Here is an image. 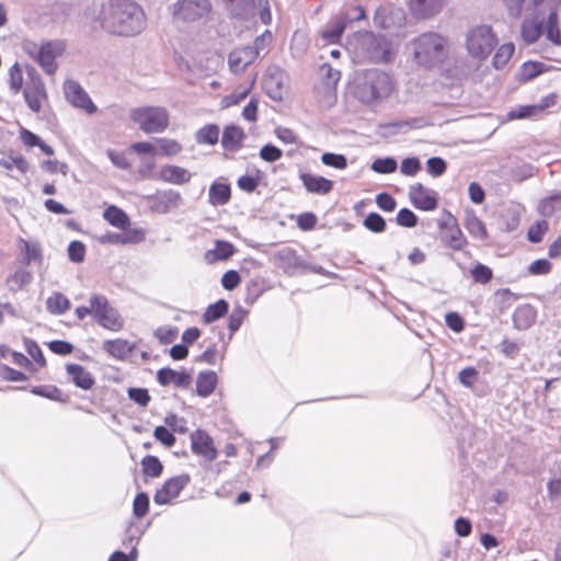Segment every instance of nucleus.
<instances>
[{"mask_svg":"<svg viewBox=\"0 0 561 561\" xmlns=\"http://www.w3.org/2000/svg\"><path fill=\"white\" fill-rule=\"evenodd\" d=\"M100 24L112 35L135 36L146 28L147 19L135 1L110 0L101 8Z\"/></svg>","mask_w":561,"mask_h":561,"instance_id":"nucleus-1","label":"nucleus"},{"mask_svg":"<svg viewBox=\"0 0 561 561\" xmlns=\"http://www.w3.org/2000/svg\"><path fill=\"white\" fill-rule=\"evenodd\" d=\"M414 57L425 67L442 62L448 54L447 39L438 33L427 32L413 41Z\"/></svg>","mask_w":561,"mask_h":561,"instance_id":"nucleus-2","label":"nucleus"},{"mask_svg":"<svg viewBox=\"0 0 561 561\" xmlns=\"http://www.w3.org/2000/svg\"><path fill=\"white\" fill-rule=\"evenodd\" d=\"M23 51L36 61L43 71L48 76H54L58 69L56 59L66 50V43L60 39L46 41L39 46L33 41L22 43Z\"/></svg>","mask_w":561,"mask_h":561,"instance_id":"nucleus-3","label":"nucleus"},{"mask_svg":"<svg viewBox=\"0 0 561 561\" xmlns=\"http://www.w3.org/2000/svg\"><path fill=\"white\" fill-rule=\"evenodd\" d=\"M394 90L391 77L380 70H367L364 81L356 88L357 98L364 103H373L389 98Z\"/></svg>","mask_w":561,"mask_h":561,"instance_id":"nucleus-4","label":"nucleus"},{"mask_svg":"<svg viewBox=\"0 0 561 561\" xmlns=\"http://www.w3.org/2000/svg\"><path fill=\"white\" fill-rule=\"evenodd\" d=\"M129 117L146 134H160L169 128L170 114L163 106H139L133 108Z\"/></svg>","mask_w":561,"mask_h":561,"instance_id":"nucleus-5","label":"nucleus"},{"mask_svg":"<svg viewBox=\"0 0 561 561\" xmlns=\"http://www.w3.org/2000/svg\"><path fill=\"white\" fill-rule=\"evenodd\" d=\"M26 84L22 91L24 101L32 112L39 113L48 102L45 83L33 66L26 67Z\"/></svg>","mask_w":561,"mask_h":561,"instance_id":"nucleus-6","label":"nucleus"},{"mask_svg":"<svg viewBox=\"0 0 561 561\" xmlns=\"http://www.w3.org/2000/svg\"><path fill=\"white\" fill-rule=\"evenodd\" d=\"M497 44L495 34L488 25L473 27L467 37V48L469 54L478 59H485Z\"/></svg>","mask_w":561,"mask_h":561,"instance_id":"nucleus-7","label":"nucleus"},{"mask_svg":"<svg viewBox=\"0 0 561 561\" xmlns=\"http://www.w3.org/2000/svg\"><path fill=\"white\" fill-rule=\"evenodd\" d=\"M439 239L442 244L453 251L465 250L469 242L463 234L457 218L451 214L438 222Z\"/></svg>","mask_w":561,"mask_h":561,"instance_id":"nucleus-8","label":"nucleus"},{"mask_svg":"<svg viewBox=\"0 0 561 561\" xmlns=\"http://www.w3.org/2000/svg\"><path fill=\"white\" fill-rule=\"evenodd\" d=\"M209 0H179L173 7V15L185 22H194L211 12Z\"/></svg>","mask_w":561,"mask_h":561,"instance_id":"nucleus-9","label":"nucleus"},{"mask_svg":"<svg viewBox=\"0 0 561 561\" xmlns=\"http://www.w3.org/2000/svg\"><path fill=\"white\" fill-rule=\"evenodd\" d=\"M190 483L191 476L188 473H182L168 479L163 485L156 491L153 502L158 505L170 504Z\"/></svg>","mask_w":561,"mask_h":561,"instance_id":"nucleus-10","label":"nucleus"},{"mask_svg":"<svg viewBox=\"0 0 561 561\" xmlns=\"http://www.w3.org/2000/svg\"><path fill=\"white\" fill-rule=\"evenodd\" d=\"M147 202L151 211L157 214H167L178 208L182 202V195L173 190L157 191L147 196Z\"/></svg>","mask_w":561,"mask_h":561,"instance_id":"nucleus-11","label":"nucleus"},{"mask_svg":"<svg viewBox=\"0 0 561 561\" xmlns=\"http://www.w3.org/2000/svg\"><path fill=\"white\" fill-rule=\"evenodd\" d=\"M191 450L194 455L204 458L210 462L218 456V450L215 447L213 437L204 430H196L191 433Z\"/></svg>","mask_w":561,"mask_h":561,"instance_id":"nucleus-12","label":"nucleus"},{"mask_svg":"<svg viewBox=\"0 0 561 561\" xmlns=\"http://www.w3.org/2000/svg\"><path fill=\"white\" fill-rule=\"evenodd\" d=\"M64 92L67 101L73 106L79 107L89 114L96 112V106L78 82L67 80L64 83Z\"/></svg>","mask_w":561,"mask_h":561,"instance_id":"nucleus-13","label":"nucleus"},{"mask_svg":"<svg viewBox=\"0 0 561 561\" xmlns=\"http://www.w3.org/2000/svg\"><path fill=\"white\" fill-rule=\"evenodd\" d=\"M411 204L420 210L432 211L437 208L438 201L436 193L421 183H415L409 188Z\"/></svg>","mask_w":561,"mask_h":561,"instance_id":"nucleus-14","label":"nucleus"},{"mask_svg":"<svg viewBox=\"0 0 561 561\" xmlns=\"http://www.w3.org/2000/svg\"><path fill=\"white\" fill-rule=\"evenodd\" d=\"M259 57V50L253 46H244L233 49L228 56V67L234 75L242 73L248 66Z\"/></svg>","mask_w":561,"mask_h":561,"instance_id":"nucleus-15","label":"nucleus"},{"mask_svg":"<svg viewBox=\"0 0 561 561\" xmlns=\"http://www.w3.org/2000/svg\"><path fill=\"white\" fill-rule=\"evenodd\" d=\"M156 179L165 183L183 185L191 181L192 173L176 164H164L160 168Z\"/></svg>","mask_w":561,"mask_h":561,"instance_id":"nucleus-16","label":"nucleus"},{"mask_svg":"<svg viewBox=\"0 0 561 561\" xmlns=\"http://www.w3.org/2000/svg\"><path fill=\"white\" fill-rule=\"evenodd\" d=\"M101 244H136L145 240L140 229H128L124 233L107 232L98 238Z\"/></svg>","mask_w":561,"mask_h":561,"instance_id":"nucleus-17","label":"nucleus"},{"mask_svg":"<svg viewBox=\"0 0 561 561\" xmlns=\"http://www.w3.org/2000/svg\"><path fill=\"white\" fill-rule=\"evenodd\" d=\"M157 380L161 386L173 383L178 388H188L192 382V377L186 371H175L172 368L163 367L157 373Z\"/></svg>","mask_w":561,"mask_h":561,"instance_id":"nucleus-18","label":"nucleus"},{"mask_svg":"<svg viewBox=\"0 0 561 561\" xmlns=\"http://www.w3.org/2000/svg\"><path fill=\"white\" fill-rule=\"evenodd\" d=\"M299 178L308 193L325 195L329 194L334 186L333 181L324 176L301 173Z\"/></svg>","mask_w":561,"mask_h":561,"instance_id":"nucleus-19","label":"nucleus"},{"mask_svg":"<svg viewBox=\"0 0 561 561\" xmlns=\"http://www.w3.org/2000/svg\"><path fill=\"white\" fill-rule=\"evenodd\" d=\"M445 0H409L410 11L417 18H431L442 11Z\"/></svg>","mask_w":561,"mask_h":561,"instance_id":"nucleus-20","label":"nucleus"},{"mask_svg":"<svg viewBox=\"0 0 561 561\" xmlns=\"http://www.w3.org/2000/svg\"><path fill=\"white\" fill-rule=\"evenodd\" d=\"M66 371L76 387L80 389L90 390L95 383L92 374L79 364H67Z\"/></svg>","mask_w":561,"mask_h":561,"instance_id":"nucleus-21","label":"nucleus"},{"mask_svg":"<svg viewBox=\"0 0 561 561\" xmlns=\"http://www.w3.org/2000/svg\"><path fill=\"white\" fill-rule=\"evenodd\" d=\"M135 347V343H130L123 339L106 340L103 342V350L110 356L121 360L127 358L133 353Z\"/></svg>","mask_w":561,"mask_h":561,"instance_id":"nucleus-22","label":"nucleus"},{"mask_svg":"<svg viewBox=\"0 0 561 561\" xmlns=\"http://www.w3.org/2000/svg\"><path fill=\"white\" fill-rule=\"evenodd\" d=\"M236 252L234 245L229 241L217 240L215 249L208 250L204 254V259L208 264H214L218 261H226L231 257Z\"/></svg>","mask_w":561,"mask_h":561,"instance_id":"nucleus-23","label":"nucleus"},{"mask_svg":"<svg viewBox=\"0 0 561 561\" xmlns=\"http://www.w3.org/2000/svg\"><path fill=\"white\" fill-rule=\"evenodd\" d=\"M245 138V134L240 126L227 125L221 137V145L227 150H238Z\"/></svg>","mask_w":561,"mask_h":561,"instance_id":"nucleus-24","label":"nucleus"},{"mask_svg":"<svg viewBox=\"0 0 561 561\" xmlns=\"http://www.w3.org/2000/svg\"><path fill=\"white\" fill-rule=\"evenodd\" d=\"M347 26V16L340 15L337 16L332 26L320 32V36L324 42V45L330 44H339L341 42V37Z\"/></svg>","mask_w":561,"mask_h":561,"instance_id":"nucleus-25","label":"nucleus"},{"mask_svg":"<svg viewBox=\"0 0 561 561\" xmlns=\"http://www.w3.org/2000/svg\"><path fill=\"white\" fill-rule=\"evenodd\" d=\"M328 76L332 80V84L327 83L318 90L319 96H321V102L331 106L336 102V84L340 80V72L333 71L330 66H328Z\"/></svg>","mask_w":561,"mask_h":561,"instance_id":"nucleus-26","label":"nucleus"},{"mask_svg":"<svg viewBox=\"0 0 561 561\" xmlns=\"http://www.w3.org/2000/svg\"><path fill=\"white\" fill-rule=\"evenodd\" d=\"M103 218L113 227L126 230L130 225L128 215L119 207L111 205L103 211Z\"/></svg>","mask_w":561,"mask_h":561,"instance_id":"nucleus-27","label":"nucleus"},{"mask_svg":"<svg viewBox=\"0 0 561 561\" xmlns=\"http://www.w3.org/2000/svg\"><path fill=\"white\" fill-rule=\"evenodd\" d=\"M543 33V25L536 18L525 19L522 23L520 35L526 44H534Z\"/></svg>","mask_w":561,"mask_h":561,"instance_id":"nucleus-28","label":"nucleus"},{"mask_svg":"<svg viewBox=\"0 0 561 561\" xmlns=\"http://www.w3.org/2000/svg\"><path fill=\"white\" fill-rule=\"evenodd\" d=\"M231 198V188L227 183L214 182L208 191V201L213 206L226 205Z\"/></svg>","mask_w":561,"mask_h":561,"instance_id":"nucleus-29","label":"nucleus"},{"mask_svg":"<svg viewBox=\"0 0 561 561\" xmlns=\"http://www.w3.org/2000/svg\"><path fill=\"white\" fill-rule=\"evenodd\" d=\"M217 385V375L213 370L201 371L196 380V392L198 396L206 398L210 396Z\"/></svg>","mask_w":561,"mask_h":561,"instance_id":"nucleus-30","label":"nucleus"},{"mask_svg":"<svg viewBox=\"0 0 561 561\" xmlns=\"http://www.w3.org/2000/svg\"><path fill=\"white\" fill-rule=\"evenodd\" d=\"M369 51L370 58L376 62H387L390 60V44L385 38L373 37Z\"/></svg>","mask_w":561,"mask_h":561,"instance_id":"nucleus-31","label":"nucleus"},{"mask_svg":"<svg viewBox=\"0 0 561 561\" xmlns=\"http://www.w3.org/2000/svg\"><path fill=\"white\" fill-rule=\"evenodd\" d=\"M465 228L473 238L485 240L489 237L485 224L474 214L466 217Z\"/></svg>","mask_w":561,"mask_h":561,"instance_id":"nucleus-32","label":"nucleus"},{"mask_svg":"<svg viewBox=\"0 0 561 561\" xmlns=\"http://www.w3.org/2000/svg\"><path fill=\"white\" fill-rule=\"evenodd\" d=\"M545 34L548 41L553 45H561V33L559 28V18L556 10H552L545 24Z\"/></svg>","mask_w":561,"mask_h":561,"instance_id":"nucleus-33","label":"nucleus"},{"mask_svg":"<svg viewBox=\"0 0 561 561\" xmlns=\"http://www.w3.org/2000/svg\"><path fill=\"white\" fill-rule=\"evenodd\" d=\"M8 82L13 94H18L24 90L26 80L24 78L23 69L19 62H15L9 69Z\"/></svg>","mask_w":561,"mask_h":561,"instance_id":"nucleus-34","label":"nucleus"},{"mask_svg":"<svg viewBox=\"0 0 561 561\" xmlns=\"http://www.w3.org/2000/svg\"><path fill=\"white\" fill-rule=\"evenodd\" d=\"M156 149V154L163 157H174L183 150V146L175 139L158 138Z\"/></svg>","mask_w":561,"mask_h":561,"instance_id":"nucleus-35","label":"nucleus"},{"mask_svg":"<svg viewBox=\"0 0 561 561\" xmlns=\"http://www.w3.org/2000/svg\"><path fill=\"white\" fill-rule=\"evenodd\" d=\"M548 67L540 61H526L519 70L520 80L526 82L535 79L539 75L546 72Z\"/></svg>","mask_w":561,"mask_h":561,"instance_id":"nucleus-36","label":"nucleus"},{"mask_svg":"<svg viewBox=\"0 0 561 561\" xmlns=\"http://www.w3.org/2000/svg\"><path fill=\"white\" fill-rule=\"evenodd\" d=\"M255 81H256V75H254L250 79L248 85L243 90H241V91L237 90L233 93L224 96L221 100L222 107H230V106L238 105L242 100H244L250 94V92L252 91V89L255 85Z\"/></svg>","mask_w":561,"mask_h":561,"instance_id":"nucleus-37","label":"nucleus"},{"mask_svg":"<svg viewBox=\"0 0 561 561\" xmlns=\"http://www.w3.org/2000/svg\"><path fill=\"white\" fill-rule=\"evenodd\" d=\"M396 11L389 5L379 7L374 14V23L380 28H388L394 23Z\"/></svg>","mask_w":561,"mask_h":561,"instance_id":"nucleus-38","label":"nucleus"},{"mask_svg":"<svg viewBox=\"0 0 561 561\" xmlns=\"http://www.w3.org/2000/svg\"><path fill=\"white\" fill-rule=\"evenodd\" d=\"M219 138V127L215 124H208L196 133L198 144L215 145Z\"/></svg>","mask_w":561,"mask_h":561,"instance_id":"nucleus-39","label":"nucleus"},{"mask_svg":"<svg viewBox=\"0 0 561 561\" xmlns=\"http://www.w3.org/2000/svg\"><path fill=\"white\" fill-rule=\"evenodd\" d=\"M22 243V253H23V264L30 265L33 262H37L39 265L42 264V252L37 244H32L26 240H21Z\"/></svg>","mask_w":561,"mask_h":561,"instance_id":"nucleus-40","label":"nucleus"},{"mask_svg":"<svg viewBox=\"0 0 561 561\" xmlns=\"http://www.w3.org/2000/svg\"><path fill=\"white\" fill-rule=\"evenodd\" d=\"M142 471L146 476L158 478L163 471V466L158 457L148 455L141 460Z\"/></svg>","mask_w":561,"mask_h":561,"instance_id":"nucleus-41","label":"nucleus"},{"mask_svg":"<svg viewBox=\"0 0 561 561\" xmlns=\"http://www.w3.org/2000/svg\"><path fill=\"white\" fill-rule=\"evenodd\" d=\"M514 51L515 46L513 43H505L501 45L493 57V66L496 69L503 68L510 61Z\"/></svg>","mask_w":561,"mask_h":561,"instance_id":"nucleus-42","label":"nucleus"},{"mask_svg":"<svg viewBox=\"0 0 561 561\" xmlns=\"http://www.w3.org/2000/svg\"><path fill=\"white\" fill-rule=\"evenodd\" d=\"M0 165L5 170L16 168L22 174H25L30 170V163L22 154L9 156L5 159H1Z\"/></svg>","mask_w":561,"mask_h":561,"instance_id":"nucleus-43","label":"nucleus"},{"mask_svg":"<svg viewBox=\"0 0 561 561\" xmlns=\"http://www.w3.org/2000/svg\"><path fill=\"white\" fill-rule=\"evenodd\" d=\"M69 305L67 297L59 293L53 294L47 299V308L51 313H64L68 310Z\"/></svg>","mask_w":561,"mask_h":561,"instance_id":"nucleus-44","label":"nucleus"},{"mask_svg":"<svg viewBox=\"0 0 561 561\" xmlns=\"http://www.w3.org/2000/svg\"><path fill=\"white\" fill-rule=\"evenodd\" d=\"M108 311L107 299L99 295L91 298L90 308L85 309V312L93 313L94 316H107Z\"/></svg>","mask_w":561,"mask_h":561,"instance_id":"nucleus-45","label":"nucleus"},{"mask_svg":"<svg viewBox=\"0 0 561 561\" xmlns=\"http://www.w3.org/2000/svg\"><path fill=\"white\" fill-rule=\"evenodd\" d=\"M557 209H561V194L546 197L540 202L539 211L543 216H551Z\"/></svg>","mask_w":561,"mask_h":561,"instance_id":"nucleus-46","label":"nucleus"},{"mask_svg":"<svg viewBox=\"0 0 561 561\" xmlns=\"http://www.w3.org/2000/svg\"><path fill=\"white\" fill-rule=\"evenodd\" d=\"M397 161L389 157L378 158L371 164V169L380 174L393 173L397 170Z\"/></svg>","mask_w":561,"mask_h":561,"instance_id":"nucleus-47","label":"nucleus"},{"mask_svg":"<svg viewBox=\"0 0 561 561\" xmlns=\"http://www.w3.org/2000/svg\"><path fill=\"white\" fill-rule=\"evenodd\" d=\"M149 510V495L146 492H139L133 503V513L137 518H142Z\"/></svg>","mask_w":561,"mask_h":561,"instance_id":"nucleus-48","label":"nucleus"},{"mask_svg":"<svg viewBox=\"0 0 561 561\" xmlns=\"http://www.w3.org/2000/svg\"><path fill=\"white\" fill-rule=\"evenodd\" d=\"M32 280V274L28 271L19 270L9 279L8 284L14 290H20Z\"/></svg>","mask_w":561,"mask_h":561,"instance_id":"nucleus-49","label":"nucleus"},{"mask_svg":"<svg viewBox=\"0 0 561 561\" xmlns=\"http://www.w3.org/2000/svg\"><path fill=\"white\" fill-rule=\"evenodd\" d=\"M471 277L476 283L488 284L493 277V272L489 266L478 263L471 270Z\"/></svg>","mask_w":561,"mask_h":561,"instance_id":"nucleus-50","label":"nucleus"},{"mask_svg":"<svg viewBox=\"0 0 561 561\" xmlns=\"http://www.w3.org/2000/svg\"><path fill=\"white\" fill-rule=\"evenodd\" d=\"M364 226L373 232H382L386 229L385 219L377 213H370L364 220Z\"/></svg>","mask_w":561,"mask_h":561,"instance_id":"nucleus-51","label":"nucleus"},{"mask_svg":"<svg viewBox=\"0 0 561 561\" xmlns=\"http://www.w3.org/2000/svg\"><path fill=\"white\" fill-rule=\"evenodd\" d=\"M535 116H539L538 108H537L536 104L523 105V106H519L518 108L512 110L508 113V117L511 119H523V118H530V117H535Z\"/></svg>","mask_w":561,"mask_h":561,"instance_id":"nucleus-52","label":"nucleus"},{"mask_svg":"<svg viewBox=\"0 0 561 561\" xmlns=\"http://www.w3.org/2000/svg\"><path fill=\"white\" fill-rule=\"evenodd\" d=\"M323 164L335 169L343 170L347 167V160L343 154L325 152L321 157Z\"/></svg>","mask_w":561,"mask_h":561,"instance_id":"nucleus-53","label":"nucleus"},{"mask_svg":"<svg viewBox=\"0 0 561 561\" xmlns=\"http://www.w3.org/2000/svg\"><path fill=\"white\" fill-rule=\"evenodd\" d=\"M397 224L401 227L413 228L417 225L416 215L409 208H402L396 217Z\"/></svg>","mask_w":561,"mask_h":561,"instance_id":"nucleus-54","label":"nucleus"},{"mask_svg":"<svg viewBox=\"0 0 561 561\" xmlns=\"http://www.w3.org/2000/svg\"><path fill=\"white\" fill-rule=\"evenodd\" d=\"M549 225L546 220L537 221L533 225L527 232V238L534 243H538L542 240L543 234L547 232Z\"/></svg>","mask_w":561,"mask_h":561,"instance_id":"nucleus-55","label":"nucleus"},{"mask_svg":"<svg viewBox=\"0 0 561 561\" xmlns=\"http://www.w3.org/2000/svg\"><path fill=\"white\" fill-rule=\"evenodd\" d=\"M24 345H25V348H26V352L28 353V355L39 366L44 367L46 365V360H45V357H44L43 352H42L41 347L38 346V344L31 339H25Z\"/></svg>","mask_w":561,"mask_h":561,"instance_id":"nucleus-56","label":"nucleus"},{"mask_svg":"<svg viewBox=\"0 0 561 561\" xmlns=\"http://www.w3.org/2000/svg\"><path fill=\"white\" fill-rule=\"evenodd\" d=\"M297 226L302 231L313 230L318 224L317 216L311 211H306L297 217Z\"/></svg>","mask_w":561,"mask_h":561,"instance_id":"nucleus-57","label":"nucleus"},{"mask_svg":"<svg viewBox=\"0 0 561 561\" xmlns=\"http://www.w3.org/2000/svg\"><path fill=\"white\" fill-rule=\"evenodd\" d=\"M421 170V162L417 158H405L401 161L400 171L407 176H414Z\"/></svg>","mask_w":561,"mask_h":561,"instance_id":"nucleus-58","label":"nucleus"},{"mask_svg":"<svg viewBox=\"0 0 561 561\" xmlns=\"http://www.w3.org/2000/svg\"><path fill=\"white\" fill-rule=\"evenodd\" d=\"M153 436L157 440L163 444L165 447H172L175 444V436L165 426H157L153 432Z\"/></svg>","mask_w":561,"mask_h":561,"instance_id":"nucleus-59","label":"nucleus"},{"mask_svg":"<svg viewBox=\"0 0 561 561\" xmlns=\"http://www.w3.org/2000/svg\"><path fill=\"white\" fill-rule=\"evenodd\" d=\"M31 392L50 400H59L61 394L60 390L55 386H35L31 389Z\"/></svg>","mask_w":561,"mask_h":561,"instance_id":"nucleus-60","label":"nucleus"},{"mask_svg":"<svg viewBox=\"0 0 561 561\" xmlns=\"http://www.w3.org/2000/svg\"><path fill=\"white\" fill-rule=\"evenodd\" d=\"M128 397L140 407H147L150 402V394L145 388H129Z\"/></svg>","mask_w":561,"mask_h":561,"instance_id":"nucleus-61","label":"nucleus"},{"mask_svg":"<svg viewBox=\"0 0 561 561\" xmlns=\"http://www.w3.org/2000/svg\"><path fill=\"white\" fill-rule=\"evenodd\" d=\"M283 156V151L277 148L276 146H273L271 144H267L263 146L260 150V157L262 160L266 162H275L279 160Z\"/></svg>","mask_w":561,"mask_h":561,"instance_id":"nucleus-62","label":"nucleus"},{"mask_svg":"<svg viewBox=\"0 0 561 561\" xmlns=\"http://www.w3.org/2000/svg\"><path fill=\"white\" fill-rule=\"evenodd\" d=\"M427 172L433 176H440L445 173L447 164L438 157L430 158L426 162Z\"/></svg>","mask_w":561,"mask_h":561,"instance_id":"nucleus-63","label":"nucleus"},{"mask_svg":"<svg viewBox=\"0 0 561 561\" xmlns=\"http://www.w3.org/2000/svg\"><path fill=\"white\" fill-rule=\"evenodd\" d=\"M241 283L239 273L234 270L227 271L221 277V285L227 290H233Z\"/></svg>","mask_w":561,"mask_h":561,"instance_id":"nucleus-64","label":"nucleus"}]
</instances>
